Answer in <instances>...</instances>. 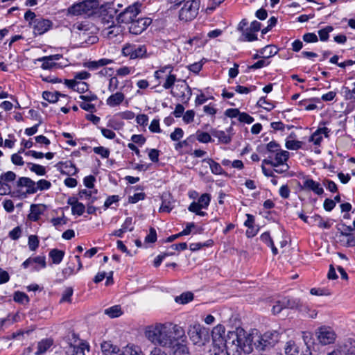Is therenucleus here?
<instances>
[{
	"instance_id": "13",
	"label": "nucleus",
	"mask_w": 355,
	"mask_h": 355,
	"mask_svg": "<svg viewBox=\"0 0 355 355\" xmlns=\"http://www.w3.org/2000/svg\"><path fill=\"white\" fill-rule=\"evenodd\" d=\"M173 69V67L168 64L161 67L159 69L155 72V77L157 79H160L162 78V73H168L166 80L162 85L163 87L166 89L171 88L176 81V76L172 74Z\"/></svg>"
},
{
	"instance_id": "14",
	"label": "nucleus",
	"mask_w": 355,
	"mask_h": 355,
	"mask_svg": "<svg viewBox=\"0 0 355 355\" xmlns=\"http://www.w3.org/2000/svg\"><path fill=\"white\" fill-rule=\"evenodd\" d=\"M30 26L33 28L35 35H42L51 28L52 22L49 19L37 17L30 22Z\"/></svg>"
},
{
	"instance_id": "18",
	"label": "nucleus",
	"mask_w": 355,
	"mask_h": 355,
	"mask_svg": "<svg viewBox=\"0 0 355 355\" xmlns=\"http://www.w3.org/2000/svg\"><path fill=\"white\" fill-rule=\"evenodd\" d=\"M301 188L303 190L311 191L318 196L322 195L324 192L323 188L321 187L320 184L312 179L304 180Z\"/></svg>"
},
{
	"instance_id": "58",
	"label": "nucleus",
	"mask_w": 355,
	"mask_h": 355,
	"mask_svg": "<svg viewBox=\"0 0 355 355\" xmlns=\"http://www.w3.org/2000/svg\"><path fill=\"white\" fill-rule=\"evenodd\" d=\"M51 182L46 180H40L37 182H36V188H37V191L49 189L51 187Z\"/></svg>"
},
{
	"instance_id": "60",
	"label": "nucleus",
	"mask_w": 355,
	"mask_h": 355,
	"mask_svg": "<svg viewBox=\"0 0 355 355\" xmlns=\"http://www.w3.org/2000/svg\"><path fill=\"white\" fill-rule=\"evenodd\" d=\"M145 198V193H135L133 196H129L128 198V202L134 204L137 202L139 200H144Z\"/></svg>"
},
{
	"instance_id": "8",
	"label": "nucleus",
	"mask_w": 355,
	"mask_h": 355,
	"mask_svg": "<svg viewBox=\"0 0 355 355\" xmlns=\"http://www.w3.org/2000/svg\"><path fill=\"white\" fill-rule=\"evenodd\" d=\"M163 329L164 322H156L148 325L144 329V336L150 343L158 347Z\"/></svg>"
},
{
	"instance_id": "30",
	"label": "nucleus",
	"mask_w": 355,
	"mask_h": 355,
	"mask_svg": "<svg viewBox=\"0 0 355 355\" xmlns=\"http://www.w3.org/2000/svg\"><path fill=\"white\" fill-rule=\"evenodd\" d=\"M211 333H212L211 334L212 340H225V329L223 325L218 324L213 329Z\"/></svg>"
},
{
	"instance_id": "17",
	"label": "nucleus",
	"mask_w": 355,
	"mask_h": 355,
	"mask_svg": "<svg viewBox=\"0 0 355 355\" xmlns=\"http://www.w3.org/2000/svg\"><path fill=\"white\" fill-rule=\"evenodd\" d=\"M16 186L17 188L26 187V193L28 194H33L37 191V188H36V183L29 178H20L17 180Z\"/></svg>"
},
{
	"instance_id": "35",
	"label": "nucleus",
	"mask_w": 355,
	"mask_h": 355,
	"mask_svg": "<svg viewBox=\"0 0 355 355\" xmlns=\"http://www.w3.org/2000/svg\"><path fill=\"white\" fill-rule=\"evenodd\" d=\"M203 162H207L209 165L210 169L214 174L220 175L223 173V171L221 166L218 163L214 161L213 159H204Z\"/></svg>"
},
{
	"instance_id": "36",
	"label": "nucleus",
	"mask_w": 355,
	"mask_h": 355,
	"mask_svg": "<svg viewBox=\"0 0 355 355\" xmlns=\"http://www.w3.org/2000/svg\"><path fill=\"white\" fill-rule=\"evenodd\" d=\"M73 293V289L72 287H67L62 292V297L60 300V303H71V297Z\"/></svg>"
},
{
	"instance_id": "47",
	"label": "nucleus",
	"mask_w": 355,
	"mask_h": 355,
	"mask_svg": "<svg viewBox=\"0 0 355 355\" xmlns=\"http://www.w3.org/2000/svg\"><path fill=\"white\" fill-rule=\"evenodd\" d=\"M14 300L17 302L24 304L29 301L28 297L22 292H16L14 295Z\"/></svg>"
},
{
	"instance_id": "4",
	"label": "nucleus",
	"mask_w": 355,
	"mask_h": 355,
	"mask_svg": "<svg viewBox=\"0 0 355 355\" xmlns=\"http://www.w3.org/2000/svg\"><path fill=\"white\" fill-rule=\"evenodd\" d=\"M187 334L191 341L196 345L203 346L209 342V330L198 322L188 327Z\"/></svg>"
},
{
	"instance_id": "25",
	"label": "nucleus",
	"mask_w": 355,
	"mask_h": 355,
	"mask_svg": "<svg viewBox=\"0 0 355 355\" xmlns=\"http://www.w3.org/2000/svg\"><path fill=\"white\" fill-rule=\"evenodd\" d=\"M53 345V340L49 338L43 339L37 343L35 355H43Z\"/></svg>"
},
{
	"instance_id": "63",
	"label": "nucleus",
	"mask_w": 355,
	"mask_h": 355,
	"mask_svg": "<svg viewBox=\"0 0 355 355\" xmlns=\"http://www.w3.org/2000/svg\"><path fill=\"white\" fill-rule=\"evenodd\" d=\"M303 40L306 42H317L318 39V36L313 33H308L303 35Z\"/></svg>"
},
{
	"instance_id": "32",
	"label": "nucleus",
	"mask_w": 355,
	"mask_h": 355,
	"mask_svg": "<svg viewBox=\"0 0 355 355\" xmlns=\"http://www.w3.org/2000/svg\"><path fill=\"white\" fill-rule=\"evenodd\" d=\"M211 134L214 137L218 138L220 142L225 144H229L232 140L231 136L222 130H213Z\"/></svg>"
},
{
	"instance_id": "31",
	"label": "nucleus",
	"mask_w": 355,
	"mask_h": 355,
	"mask_svg": "<svg viewBox=\"0 0 355 355\" xmlns=\"http://www.w3.org/2000/svg\"><path fill=\"white\" fill-rule=\"evenodd\" d=\"M64 252L58 249H53L49 252V257L54 264H59L63 259Z\"/></svg>"
},
{
	"instance_id": "52",
	"label": "nucleus",
	"mask_w": 355,
	"mask_h": 355,
	"mask_svg": "<svg viewBox=\"0 0 355 355\" xmlns=\"http://www.w3.org/2000/svg\"><path fill=\"white\" fill-rule=\"evenodd\" d=\"M257 105L268 111L271 110L274 107V105L272 103L266 101V97L260 98L257 102Z\"/></svg>"
},
{
	"instance_id": "33",
	"label": "nucleus",
	"mask_w": 355,
	"mask_h": 355,
	"mask_svg": "<svg viewBox=\"0 0 355 355\" xmlns=\"http://www.w3.org/2000/svg\"><path fill=\"white\" fill-rule=\"evenodd\" d=\"M16 178V174L12 171H8L2 173L0 176L1 182L3 186L10 187V182H13Z\"/></svg>"
},
{
	"instance_id": "64",
	"label": "nucleus",
	"mask_w": 355,
	"mask_h": 355,
	"mask_svg": "<svg viewBox=\"0 0 355 355\" xmlns=\"http://www.w3.org/2000/svg\"><path fill=\"white\" fill-rule=\"evenodd\" d=\"M80 107L88 112H90L91 113L96 112V107L94 105L90 103V102L87 101H83L80 103Z\"/></svg>"
},
{
	"instance_id": "41",
	"label": "nucleus",
	"mask_w": 355,
	"mask_h": 355,
	"mask_svg": "<svg viewBox=\"0 0 355 355\" xmlns=\"http://www.w3.org/2000/svg\"><path fill=\"white\" fill-rule=\"evenodd\" d=\"M59 96H62V94L58 92L53 93L50 92H44L42 94L43 98L50 103L57 102L58 101Z\"/></svg>"
},
{
	"instance_id": "29",
	"label": "nucleus",
	"mask_w": 355,
	"mask_h": 355,
	"mask_svg": "<svg viewBox=\"0 0 355 355\" xmlns=\"http://www.w3.org/2000/svg\"><path fill=\"white\" fill-rule=\"evenodd\" d=\"M97 190L87 191L86 189L82 190L79 193L80 199L82 200H88L89 204L93 203L96 200V197L93 196L94 194H96Z\"/></svg>"
},
{
	"instance_id": "46",
	"label": "nucleus",
	"mask_w": 355,
	"mask_h": 355,
	"mask_svg": "<svg viewBox=\"0 0 355 355\" xmlns=\"http://www.w3.org/2000/svg\"><path fill=\"white\" fill-rule=\"evenodd\" d=\"M314 222L318 223L320 227L329 229L331 225L327 221H324L322 218L319 215H315L311 218Z\"/></svg>"
},
{
	"instance_id": "51",
	"label": "nucleus",
	"mask_w": 355,
	"mask_h": 355,
	"mask_svg": "<svg viewBox=\"0 0 355 355\" xmlns=\"http://www.w3.org/2000/svg\"><path fill=\"white\" fill-rule=\"evenodd\" d=\"M302 143L295 140H288L286 142V147L290 150H297L302 147Z\"/></svg>"
},
{
	"instance_id": "27",
	"label": "nucleus",
	"mask_w": 355,
	"mask_h": 355,
	"mask_svg": "<svg viewBox=\"0 0 355 355\" xmlns=\"http://www.w3.org/2000/svg\"><path fill=\"white\" fill-rule=\"evenodd\" d=\"M225 346V340H212V348L211 351L214 355H220V354L224 353Z\"/></svg>"
},
{
	"instance_id": "10",
	"label": "nucleus",
	"mask_w": 355,
	"mask_h": 355,
	"mask_svg": "<svg viewBox=\"0 0 355 355\" xmlns=\"http://www.w3.org/2000/svg\"><path fill=\"white\" fill-rule=\"evenodd\" d=\"M317 340L322 345H331L335 343L337 334L334 329L329 326H322L317 329Z\"/></svg>"
},
{
	"instance_id": "53",
	"label": "nucleus",
	"mask_w": 355,
	"mask_h": 355,
	"mask_svg": "<svg viewBox=\"0 0 355 355\" xmlns=\"http://www.w3.org/2000/svg\"><path fill=\"white\" fill-rule=\"evenodd\" d=\"M85 209V205L81 202L76 203L73 208H71V211L73 214H77L78 216H81Z\"/></svg>"
},
{
	"instance_id": "7",
	"label": "nucleus",
	"mask_w": 355,
	"mask_h": 355,
	"mask_svg": "<svg viewBox=\"0 0 355 355\" xmlns=\"http://www.w3.org/2000/svg\"><path fill=\"white\" fill-rule=\"evenodd\" d=\"M288 156L289 153L288 151L280 150L275 153L274 159L272 156H269L268 159L263 160V163L275 167L282 166L283 168L281 170L275 169L277 173H281L288 169V166L287 164H284L288 159Z\"/></svg>"
},
{
	"instance_id": "19",
	"label": "nucleus",
	"mask_w": 355,
	"mask_h": 355,
	"mask_svg": "<svg viewBox=\"0 0 355 355\" xmlns=\"http://www.w3.org/2000/svg\"><path fill=\"white\" fill-rule=\"evenodd\" d=\"M62 57L60 54L44 56L37 59V62H42L41 67L44 69H50L56 65L55 61L60 60Z\"/></svg>"
},
{
	"instance_id": "5",
	"label": "nucleus",
	"mask_w": 355,
	"mask_h": 355,
	"mask_svg": "<svg viewBox=\"0 0 355 355\" xmlns=\"http://www.w3.org/2000/svg\"><path fill=\"white\" fill-rule=\"evenodd\" d=\"M200 2L199 0H188L184 1L179 12V18L182 21H189L196 17L198 14Z\"/></svg>"
},
{
	"instance_id": "37",
	"label": "nucleus",
	"mask_w": 355,
	"mask_h": 355,
	"mask_svg": "<svg viewBox=\"0 0 355 355\" xmlns=\"http://www.w3.org/2000/svg\"><path fill=\"white\" fill-rule=\"evenodd\" d=\"M123 355H143V353L139 347L128 345L124 348Z\"/></svg>"
},
{
	"instance_id": "23",
	"label": "nucleus",
	"mask_w": 355,
	"mask_h": 355,
	"mask_svg": "<svg viewBox=\"0 0 355 355\" xmlns=\"http://www.w3.org/2000/svg\"><path fill=\"white\" fill-rule=\"evenodd\" d=\"M44 210L45 206L43 205H32L31 206V213L28 215V218L31 220L37 221Z\"/></svg>"
},
{
	"instance_id": "40",
	"label": "nucleus",
	"mask_w": 355,
	"mask_h": 355,
	"mask_svg": "<svg viewBox=\"0 0 355 355\" xmlns=\"http://www.w3.org/2000/svg\"><path fill=\"white\" fill-rule=\"evenodd\" d=\"M275 49L276 48L274 46L268 45L260 51V53L262 58H268L276 54L277 51Z\"/></svg>"
},
{
	"instance_id": "20",
	"label": "nucleus",
	"mask_w": 355,
	"mask_h": 355,
	"mask_svg": "<svg viewBox=\"0 0 355 355\" xmlns=\"http://www.w3.org/2000/svg\"><path fill=\"white\" fill-rule=\"evenodd\" d=\"M113 60L107 58H101L96 61H88L83 64L84 67L88 68L90 70H96L101 67L106 66L112 64Z\"/></svg>"
},
{
	"instance_id": "54",
	"label": "nucleus",
	"mask_w": 355,
	"mask_h": 355,
	"mask_svg": "<svg viewBox=\"0 0 355 355\" xmlns=\"http://www.w3.org/2000/svg\"><path fill=\"white\" fill-rule=\"evenodd\" d=\"M94 152L98 155H100L103 158H107L110 155V150L103 146L94 148Z\"/></svg>"
},
{
	"instance_id": "16",
	"label": "nucleus",
	"mask_w": 355,
	"mask_h": 355,
	"mask_svg": "<svg viewBox=\"0 0 355 355\" xmlns=\"http://www.w3.org/2000/svg\"><path fill=\"white\" fill-rule=\"evenodd\" d=\"M89 350V346L86 343L78 341V343H69L66 347L67 355H85V351Z\"/></svg>"
},
{
	"instance_id": "22",
	"label": "nucleus",
	"mask_w": 355,
	"mask_h": 355,
	"mask_svg": "<svg viewBox=\"0 0 355 355\" xmlns=\"http://www.w3.org/2000/svg\"><path fill=\"white\" fill-rule=\"evenodd\" d=\"M101 350L104 355H122L116 345H114L110 341L103 342L101 344Z\"/></svg>"
},
{
	"instance_id": "38",
	"label": "nucleus",
	"mask_w": 355,
	"mask_h": 355,
	"mask_svg": "<svg viewBox=\"0 0 355 355\" xmlns=\"http://www.w3.org/2000/svg\"><path fill=\"white\" fill-rule=\"evenodd\" d=\"M193 299L192 293L187 292L175 297V302L182 304H187Z\"/></svg>"
},
{
	"instance_id": "45",
	"label": "nucleus",
	"mask_w": 355,
	"mask_h": 355,
	"mask_svg": "<svg viewBox=\"0 0 355 355\" xmlns=\"http://www.w3.org/2000/svg\"><path fill=\"white\" fill-rule=\"evenodd\" d=\"M31 165L30 170L38 175H44L46 173L45 167L36 164H28Z\"/></svg>"
},
{
	"instance_id": "11",
	"label": "nucleus",
	"mask_w": 355,
	"mask_h": 355,
	"mask_svg": "<svg viewBox=\"0 0 355 355\" xmlns=\"http://www.w3.org/2000/svg\"><path fill=\"white\" fill-rule=\"evenodd\" d=\"M118 12V9L114 2L106 3L100 7V12L102 22L109 24L114 23V18Z\"/></svg>"
},
{
	"instance_id": "39",
	"label": "nucleus",
	"mask_w": 355,
	"mask_h": 355,
	"mask_svg": "<svg viewBox=\"0 0 355 355\" xmlns=\"http://www.w3.org/2000/svg\"><path fill=\"white\" fill-rule=\"evenodd\" d=\"M105 313L110 318H116L122 314L120 306L116 305L105 310Z\"/></svg>"
},
{
	"instance_id": "59",
	"label": "nucleus",
	"mask_w": 355,
	"mask_h": 355,
	"mask_svg": "<svg viewBox=\"0 0 355 355\" xmlns=\"http://www.w3.org/2000/svg\"><path fill=\"white\" fill-rule=\"evenodd\" d=\"M310 293L313 295L318 296L329 295L331 294L329 290L315 288H311L310 291Z\"/></svg>"
},
{
	"instance_id": "57",
	"label": "nucleus",
	"mask_w": 355,
	"mask_h": 355,
	"mask_svg": "<svg viewBox=\"0 0 355 355\" xmlns=\"http://www.w3.org/2000/svg\"><path fill=\"white\" fill-rule=\"evenodd\" d=\"M121 229L125 232L127 231L132 232L134 229L132 226V218L131 217L127 218L121 225Z\"/></svg>"
},
{
	"instance_id": "50",
	"label": "nucleus",
	"mask_w": 355,
	"mask_h": 355,
	"mask_svg": "<svg viewBox=\"0 0 355 355\" xmlns=\"http://www.w3.org/2000/svg\"><path fill=\"white\" fill-rule=\"evenodd\" d=\"M39 245V240L37 236L31 235L28 237V246L31 250L35 251Z\"/></svg>"
},
{
	"instance_id": "12",
	"label": "nucleus",
	"mask_w": 355,
	"mask_h": 355,
	"mask_svg": "<svg viewBox=\"0 0 355 355\" xmlns=\"http://www.w3.org/2000/svg\"><path fill=\"white\" fill-rule=\"evenodd\" d=\"M152 23V19L148 17L138 18L133 20L128 27L129 32L132 35L141 34Z\"/></svg>"
},
{
	"instance_id": "34",
	"label": "nucleus",
	"mask_w": 355,
	"mask_h": 355,
	"mask_svg": "<svg viewBox=\"0 0 355 355\" xmlns=\"http://www.w3.org/2000/svg\"><path fill=\"white\" fill-rule=\"evenodd\" d=\"M284 352L286 355H297L299 353V349L294 341L289 340L285 345Z\"/></svg>"
},
{
	"instance_id": "1",
	"label": "nucleus",
	"mask_w": 355,
	"mask_h": 355,
	"mask_svg": "<svg viewBox=\"0 0 355 355\" xmlns=\"http://www.w3.org/2000/svg\"><path fill=\"white\" fill-rule=\"evenodd\" d=\"M184 336L183 328L176 324L164 322V329L159 341V347L170 349L173 354L187 352V345L184 340H180Z\"/></svg>"
},
{
	"instance_id": "2",
	"label": "nucleus",
	"mask_w": 355,
	"mask_h": 355,
	"mask_svg": "<svg viewBox=\"0 0 355 355\" xmlns=\"http://www.w3.org/2000/svg\"><path fill=\"white\" fill-rule=\"evenodd\" d=\"M280 340V334L277 331H268L264 334L252 333L245 338L244 347L248 346V352L252 350L253 346L258 352H263L273 348Z\"/></svg>"
},
{
	"instance_id": "55",
	"label": "nucleus",
	"mask_w": 355,
	"mask_h": 355,
	"mask_svg": "<svg viewBox=\"0 0 355 355\" xmlns=\"http://www.w3.org/2000/svg\"><path fill=\"white\" fill-rule=\"evenodd\" d=\"M157 241V233L156 230L153 227H150L149 230L148 234L145 238V242L146 243H155Z\"/></svg>"
},
{
	"instance_id": "49",
	"label": "nucleus",
	"mask_w": 355,
	"mask_h": 355,
	"mask_svg": "<svg viewBox=\"0 0 355 355\" xmlns=\"http://www.w3.org/2000/svg\"><path fill=\"white\" fill-rule=\"evenodd\" d=\"M341 235L347 237L346 244L347 247L355 246V236L349 232H341Z\"/></svg>"
},
{
	"instance_id": "44",
	"label": "nucleus",
	"mask_w": 355,
	"mask_h": 355,
	"mask_svg": "<svg viewBox=\"0 0 355 355\" xmlns=\"http://www.w3.org/2000/svg\"><path fill=\"white\" fill-rule=\"evenodd\" d=\"M197 139L201 143H208L211 141L210 135L207 132L197 131Z\"/></svg>"
},
{
	"instance_id": "62",
	"label": "nucleus",
	"mask_w": 355,
	"mask_h": 355,
	"mask_svg": "<svg viewBox=\"0 0 355 355\" xmlns=\"http://www.w3.org/2000/svg\"><path fill=\"white\" fill-rule=\"evenodd\" d=\"M119 83V82L116 77H112L109 80L108 90L113 92L118 88Z\"/></svg>"
},
{
	"instance_id": "28",
	"label": "nucleus",
	"mask_w": 355,
	"mask_h": 355,
	"mask_svg": "<svg viewBox=\"0 0 355 355\" xmlns=\"http://www.w3.org/2000/svg\"><path fill=\"white\" fill-rule=\"evenodd\" d=\"M60 171L63 174L75 175L78 171V169L71 162H66L64 163H60Z\"/></svg>"
},
{
	"instance_id": "9",
	"label": "nucleus",
	"mask_w": 355,
	"mask_h": 355,
	"mask_svg": "<svg viewBox=\"0 0 355 355\" xmlns=\"http://www.w3.org/2000/svg\"><path fill=\"white\" fill-rule=\"evenodd\" d=\"M141 4L135 2L128 6L123 12H120L116 17L119 23L130 24L136 19L141 11Z\"/></svg>"
},
{
	"instance_id": "26",
	"label": "nucleus",
	"mask_w": 355,
	"mask_h": 355,
	"mask_svg": "<svg viewBox=\"0 0 355 355\" xmlns=\"http://www.w3.org/2000/svg\"><path fill=\"white\" fill-rule=\"evenodd\" d=\"M282 300V306L284 309H298L300 306V300L295 298L283 297Z\"/></svg>"
},
{
	"instance_id": "56",
	"label": "nucleus",
	"mask_w": 355,
	"mask_h": 355,
	"mask_svg": "<svg viewBox=\"0 0 355 355\" xmlns=\"http://www.w3.org/2000/svg\"><path fill=\"white\" fill-rule=\"evenodd\" d=\"M320 130H317L311 136L309 141L313 142L315 145H319L322 140V135L320 132Z\"/></svg>"
},
{
	"instance_id": "6",
	"label": "nucleus",
	"mask_w": 355,
	"mask_h": 355,
	"mask_svg": "<svg viewBox=\"0 0 355 355\" xmlns=\"http://www.w3.org/2000/svg\"><path fill=\"white\" fill-rule=\"evenodd\" d=\"M121 53L130 59H141L146 55L147 49L145 45L127 43L123 46Z\"/></svg>"
},
{
	"instance_id": "43",
	"label": "nucleus",
	"mask_w": 355,
	"mask_h": 355,
	"mask_svg": "<svg viewBox=\"0 0 355 355\" xmlns=\"http://www.w3.org/2000/svg\"><path fill=\"white\" fill-rule=\"evenodd\" d=\"M210 200V195L204 193L199 198L198 203L202 209H205L209 206Z\"/></svg>"
},
{
	"instance_id": "61",
	"label": "nucleus",
	"mask_w": 355,
	"mask_h": 355,
	"mask_svg": "<svg viewBox=\"0 0 355 355\" xmlns=\"http://www.w3.org/2000/svg\"><path fill=\"white\" fill-rule=\"evenodd\" d=\"M183 130L180 128H176L171 134L170 137L173 141H178L183 137Z\"/></svg>"
},
{
	"instance_id": "21",
	"label": "nucleus",
	"mask_w": 355,
	"mask_h": 355,
	"mask_svg": "<svg viewBox=\"0 0 355 355\" xmlns=\"http://www.w3.org/2000/svg\"><path fill=\"white\" fill-rule=\"evenodd\" d=\"M107 25L108 26L102 31V33L105 37L108 39H113L121 33L122 30L120 26L115 25L114 23H111V24Z\"/></svg>"
},
{
	"instance_id": "24",
	"label": "nucleus",
	"mask_w": 355,
	"mask_h": 355,
	"mask_svg": "<svg viewBox=\"0 0 355 355\" xmlns=\"http://www.w3.org/2000/svg\"><path fill=\"white\" fill-rule=\"evenodd\" d=\"M124 99L125 95L122 92H116L106 100V103L110 107H115L119 105Z\"/></svg>"
},
{
	"instance_id": "48",
	"label": "nucleus",
	"mask_w": 355,
	"mask_h": 355,
	"mask_svg": "<svg viewBox=\"0 0 355 355\" xmlns=\"http://www.w3.org/2000/svg\"><path fill=\"white\" fill-rule=\"evenodd\" d=\"M343 93L346 100L355 101V88L350 89L347 87H343Z\"/></svg>"
},
{
	"instance_id": "15",
	"label": "nucleus",
	"mask_w": 355,
	"mask_h": 355,
	"mask_svg": "<svg viewBox=\"0 0 355 355\" xmlns=\"http://www.w3.org/2000/svg\"><path fill=\"white\" fill-rule=\"evenodd\" d=\"M176 91H171V94L174 96H178L182 99V101H187L191 96V89L185 81L178 84L175 87Z\"/></svg>"
},
{
	"instance_id": "42",
	"label": "nucleus",
	"mask_w": 355,
	"mask_h": 355,
	"mask_svg": "<svg viewBox=\"0 0 355 355\" xmlns=\"http://www.w3.org/2000/svg\"><path fill=\"white\" fill-rule=\"evenodd\" d=\"M333 31V27L327 26L318 31V35L321 41H327L329 38V34Z\"/></svg>"
},
{
	"instance_id": "3",
	"label": "nucleus",
	"mask_w": 355,
	"mask_h": 355,
	"mask_svg": "<svg viewBox=\"0 0 355 355\" xmlns=\"http://www.w3.org/2000/svg\"><path fill=\"white\" fill-rule=\"evenodd\" d=\"M99 6V0H83L69 6L67 10V15L71 17L90 16L96 12Z\"/></svg>"
}]
</instances>
